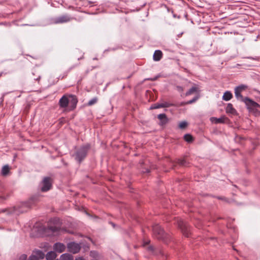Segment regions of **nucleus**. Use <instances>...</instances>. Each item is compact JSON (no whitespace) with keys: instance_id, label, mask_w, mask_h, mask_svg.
<instances>
[{"instance_id":"nucleus-30","label":"nucleus","mask_w":260,"mask_h":260,"mask_svg":"<svg viewBox=\"0 0 260 260\" xmlns=\"http://www.w3.org/2000/svg\"><path fill=\"white\" fill-rule=\"evenodd\" d=\"M90 255H91V256H93V257H94V256H95V255H96V253H95V252H92V251H91V252H90Z\"/></svg>"},{"instance_id":"nucleus-17","label":"nucleus","mask_w":260,"mask_h":260,"mask_svg":"<svg viewBox=\"0 0 260 260\" xmlns=\"http://www.w3.org/2000/svg\"><path fill=\"white\" fill-rule=\"evenodd\" d=\"M225 111L227 113H230L232 114H234L236 112V110L233 108L232 104L230 103L228 104L225 109Z\"/></svg>"},{"instance_id":"nucleus-26","label":"nucleus","mask_w":260,"mask_h":260,"mask_svg":"<svg viewBox=\"0 0 260 260\" xmlns=\"http://www.w3.org/2000/svg\"><path fill=\"white\" fill-rule=\"evenodd\" d=\"M199 97L198 96L194 97L193 99L191 100H190L186 103V104H191L194 102H195L198 99Z\"/></svg>"},{"instance_id":"nucleus-33","label":"nucleus","mask_w":260,"mask_h":260,"mask_svg":"<svg viewBox=\"0 0 260 260\" xmlns=\"http://www.w3.org/2000/svg\"><path fill=\"white\" fill-rule=\"evenodd\" d=\"M248 58H250V59H253V60H254V59H255V58H253V57H248Z\"/></svg>"},{"instance_id":"nucleus-20","label":"nucleus","mask_w":260,"mask_h":260,"mask_svg":"<svg viewBox=\"0 0 260 260\" xmlns=\"http://www.w3.org/2000/svg\"><path fill=\"white\" fill-rule=\"evenodd\" d=\"M10 168L8 165L4 166L1 171V173L3 176H6L9 172Z\"/></svg>"},{"instance_id":"nucleus-28","label":"nucleus","mask_w":260,"mask_h":260,"mask_svg":"<svg viewBox=\"0 0 260 260\" xmlns=\"http://www.w3.org/2000/svg\"><path fill=\"white\" fill-rule=\"evenodd\" d=\"M176 88H177V90L179 91V92H183V88L181 86H177L176 87Z\"/></svg>"},{"instance_id":"nucleus-25","label":"nucleus","mask_w":260,"mask_h":260,"mask_svg":"<svg viewBox=\"0 0 260 260\" xmlns=\"http://www.w3.org/2000/svg\"><path fill=\"white\" fill-rule=\"evenodd\" d=\"M48 229L53 232H56L58 230V228L56 226H48Z\"/></svg>"},{"instance_id":"nucleus-7","label":"nucleus","mask_w":260,"mask_h":260,"mask_svg":"<svg viewBox=\"0 0 260 260\" xmlns=\"http://www.w3.org/2000/svg\"><path fill=\"white\" fill-rule=\"evenodd\" d=\"M42 186L41 190L42 191H47L50 189L52 186V181L50 177H45L42 181Z\"/></svg>"},{"instance_id":"nucleus-19","label":"nucleus","mask_w":260,"mask_h":260,"mask_svg":"<svg viewBox=\"0 0 260 260\" xmlns=\"http://www.w3.org/2000/svg\"><path fill=\"white\" fill-rule=\"evenodd\" d=\"M233 97L232 93L230 91H226L223 95L222 99L225 101L230 100Z\"/></svg>"},{"instance_id":"nucleus-24","label":"nucleus","mask_w":260,"mask_h":260,"mask_svg":"<svg viewBox=\"0 0 260 260\" xmlns=\"http://www.w3.org/2000/svg\"><path fill=\"white\" fill-rule=\"evenodd\" d=\"M97 101H98V99L96 98H94L88 102V105L91 106V105L94 104L95 103H96L97 102Z\"/></svg>"},{"instance_id":"nucleus-22","label":"nucleus","mask_w":260,"mask_h":260,"mask_svg":"<svg viewBox=\"0 0 260 260\" xmlns=\"http://www.w3.org/2000/svg\"><path fill=\"white\" fill-rule=\"evenodd\" d=\"M184 140L188 142L192 141V137L189 134H186L184 136Z\"/></svg>"},{"instance_id":"nucleus-31","label":"nucleus","mask_w":260,"mask_h":260,"mask_svg":"<svg viewBox=\"0 0 260 260\" xmlns=\"http://www.w3.org/2000/svg\"><path fill=\"white\" fill-rule=\"evenodd\" d=\"M179 163L181 165H184V160H179Z\"/></svg>"},{"instance_id":"nucleus-1","label":"nucleus","mask_w":260,"mask_h":260,"mask_svg":"<svg viewBox=\"0 0 260 260\" xmlns=\"http://www.w3.org/2000/svg\"><path fill=\"white\" fill-rule=\"evenodd\" d=\"M77 102L76 96L64 95L59 100L58 104L60 108H66L69 105L70 110H73L76 108Z\"/></svg>"},{"instance_id":"nucleus-14","label":"nucleus","mask_w":260,"mask_h":260,"mask_svg":"<svg viewBox=\"0 0 260 260\" xmlns=\"http://www.w3.org/2000/svg\"><path fill=\"white\" fill-rule=\"evenodd\" d=\"M158 119L160 121V124L164 125L168 122V119L165 114H160L157 116Z\"/></svg>"},{"instance_id":"nucleus-16","label":"nucleus","mask_w":260,"mask_h":260,"mask_svg":"<svg viewBox=\"0 0 260 260\" xmlns=\"http://www.w3.org/2000/svg\"><path fill=\"white\" fill-rule=\"evenodd\" d=\"M57 257V254L55 251H49L46 255L47 260H53Z\"/></svg>"},{"instance_id":"nucleus-13","label":"nucleus","mask_w":260,"mask_h":260,"mask_svg":"<svg viewBox=\"0 0 260 260\" xmlns=\"http://www.w3.org/2000/svg\"><path fill=\"white\" fill-rule=\"evenodd\" d=\"M31 255L35 256L39 260L43 259L45 256L44 253L40 250H34Z\"/></svg>"},{"instance_id":"nucleus-10","label":"nucleus","mask_w":260,"mask_h":260,"mask_svg":"<svg viewBox=\"0 0 260 260\" xmlns=\"http://www.w3.org/2000/svg\"><path fill=\"white\" fill-rule=\"evenodd\" d=\"M173 106L172 104L168 102H163L161 103H156L151 106L150 109H155L160 108H167Z\"/></svg>"},{"instance_id":"nucleus-9","label":"nucleus","mask_w":260,"mask_h":260,"mask_svg":"<svg viewBox=\"0 0 260 260\" xmlns=\"http://www.w3.org/2000/svg\"><path fill=\"white\" fill-rule=\"evenodd\" d=\"M71 20V18L69 16H68V15H65L56 18L54 19V23L56 24L62 23L69 22Z\"/></svg>"},{"instance_id":"nucleus-23","label":"nucleus","mask_w":260,"mask_h":260,"mask_svg":"<svg viewBox=\"0 0 260 260\" xmlns=\"http://www.w3.org/2000/svg\"><path fill=\"white\" fill-rule=\"evenodd\" d=\"M187 125V123L186 121H182L179 123V127L181 129L185 128Z\"/></svg>"},{"instance_id":"nucleus-21","label":"nucleus","mask_w":260,"mask_h":260,"mask_svg":"<svg viewBox=\"0 0 260 260\" xmlns=\"http://www.w3.org/2000/svg\"><path fill=\"white\" fill-rule=\"evenodd\" d=\"M197 91V88L196 87H191L186 93H185L186 96L190 95Z\"/></svg>"},{"instance_id":"nucleus-3","label":"nucleus","mask_w":260,"mask_h":260,"mask_svg":"<svg viewBox=\"0 0 260 260\" xmlns=\"http://www.w3.org/2000/svg\"><path fill=\"white\" fill-rule=\"evenodd\" d=\"M153 232L154 236L158 239L165 240L166 235L160 226L157 224L153 227Z\"/></svg>"},{"instance_id":"nucleus-29","label":"nucleus","mask_w":260,"mask_h":260,"mask_svg":"<svg viewBox=\"0 0 260 260\" xmlns=\"http://www.w3.org/2000/svg\"><path fill=\"white\" fill-rule=\"evenodd\" d=\"M28 260H39L34 255H30L29 257Z\"/></svg>"},{"instance_id":"nucleus-27","label":"nucleus","mask_w":260,"mask_h":260,"mask_svg":"<svg viewBox=\"0 0 260 260\" xmlns=\"http://www.w3.org/2000/svg\"><path fill=\"white\" fill-rule=\"evenodd\" d=\"M27 255L26 254H22L19 257V260H26Z\"/></svg>"},{"instance_id":"nucleus-35","label":"nucleus","mask_w":260,"mask_h":260,"mask_svg":"<svg viewBox=\"0 0 260 260\" xmlns=\"http://www.w3.org/2000/svg\"><path fill=\"white\" fill-rule=\"evenodd\" d=\"M0 199H3V198L2 197H0Z\"/></svg>"},{"instance_id":"nucleus-11","label":"nucleus","mask_w":260,"mask_h":260,"mask_svg":"<svg viewBox=\"0 0 260 260\" xmlns=\"http://www.w3.org/2000/svg\"><path fill=\"white\" fill-rule=\"evenodd\" d=\"M54 250L59 253L63 252L66 249V246L64 244L60 243H56L53 246Z\"/></svg>"},{"instance_id":"nucleus-2","label":"nucleus","mask_w":260,"mask_h":260,"mask_svg":"<svg viewBox=\"0 0 260 260\" xmlns=\"http://www.w3.org/2000/svg\"><path fill=\"white\" fill-rule=\"evenodd\" d=\"M89 148V146L86 145L81 147L77 150L75 155L76 160L80 162L86 157Z\"/></svg>"},{"instance_id":"nucleus-6","label":"nucleus","mask_w":260,"mask_h":260,"mask_svg":"<svg viewBox=\"0 0 260 260\" xmlns=\"http://www.w3.org/2000/svg\"><path fill=\"white\" fill-rule=\"evenodd\" d=\"M247 88V86L245 85H241L238 87H236L235 89V96L237 99L238 100L241 101L243 100L244 98L242 95L241 92L246 90Z\"/></svg>"},{"instance_id":"nucleus-32","label":"nucleus","mask_w":260,"mask_h":260,"mask_svg":"<svg viewBox=\"0 0 260 260\" xmlns=\"http://www.w3.org/2000/svg\"><path fill=\"white\" fill-rule=\"evenodd\" d=\"M75 260H84V259H83L82 257H78V258H76Z\"/></svg>"},{"instance_id":"nucleus-5","label":"nucleus","mask_w":260,"mask_h":260,"mask_svg":"<svg viewBox=\"0 0 260 260\" xmlns=\"http://www.w3.org/2000/svg\"><path fill=\"white\" fill-rule=\"evenodd\" d=\"M178 225L181 230L183 234L186 237H188L189 235V230L188 225L181 219L178 220Z\"/></svg>"},{"instance_id":"nucleus-4","label":"nucleus","mask_w":260,"mask_h":260,"mask_svg":"<svg viewBox=\"0 0 260 260\" xmlns=\"http://www.w3.org/2000/svg\"><path fill=\"white\" fill-rule=\"evenodd\" d=\"M240 101L244 102L249 111H252L255 108H260V105L251 99L246 97L241 100Z\"/></svg>"},{"instance_id":"nucleus-34","label":"nucleus","mask_w":260,"mask_h":260,"mask_svg":"<svg viewBox=\"0 0 260 260\" xmlns=\"http://www.w3.org/2000/svg\"><path fill=\"white\" fill-rule=\"evenodd\" d=\"M40 78V77H39V78H37L36 80H39Z\"/></svg>"},{"instance_id":"nucleus-12","label":"nucleus","mask_w":260,"mask_h":260,"mask_svg":"<svg viewBox=\"0 0 260 260\" xmlns=\"http://www.w3.org/2000/svg\"><path fill=\"white\" fill-rule=\"evenodd\" d=\"M211 121L215 123H223L228 120V118L225 116H222L219 118L216 117H211Z\"/></svg>"},{"instance_id":"nucleus-8","label":"nucleus","mask_w":260,"mask_h":260,"mask_svg":"<svg viewBox=\"0 0 260 260\" xmlns=\"http://www.w3.org/2000/svg\"><path fill=\"white\" fill-rule=\"evenodd\" d=\"M68 248L69 251L75 254L80 251L81 247L79 244L72 242L68 244Z\"/></svg>"},{"instance_id":"nucleus-18","label":"nucleus","mask_w":260,"mask_h":260,"mask_svg":"<svg viewBox=\"0 0 260 260\" xmlns=\"http://www.w3.org/2000/svg\"><path fill=\"white\" fill-rule=\"evenodd\" d=\"M74 257L72 255L69 253H64L60 256V260H73Z\"/></svg>"},{"instance_id":"nucleus-15","label":"nucleus","mask_w":260,"mask_h":260,"mask_svg":"<svg viewBox=\"0 0 260 260\" xmlns=\"http://www.w3.org/2000/svg\"><path fill=\"white\" fill-rule=\"evenodd\" d=\"M162 56V53L160 50H156L153 54V59L155 61H159Z\"/></svg>"}]
</instances>
